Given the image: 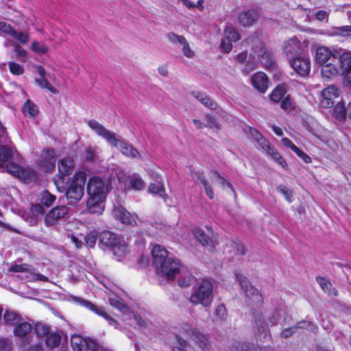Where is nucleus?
<instances>
[{
	"instance_id": "1",
	"label": "nucleus",
	"mask_w": 351,
	"mask_h": 351,
	"mask_svg": "<svg viewBox=\"0 0 351 351\" xmlns=\"http://www.w3.org/2000/svg\"><path fill=\"white\" fill-rule=\"evenodd\" d=\"M57 190L64 192L70 203L79 202L84 195L86 177H53Z\"/></svg>"
},
{
	"instance_id": "2",
	"label": "nucleus",
	"mask_w": 351,
	"mask_h": 351,
	"mask_svg": "<svg viewBox=\"0 0 351 351\" xmlns=\"http://www.w3.org/2000/svg\"><path fill=\"white\" fill-rule=\"evenodd\" d=\"M88 126L99 136H102L112 146L119 149L125 156L134 158L140 156L139 152L130 144L117 137L114 132L108 130L95 120H90Z\"/></svg>"
},
{
	"instance_id": "3",
	"label": "nucleus",
	"mask_w": 351,
	"mask_h": 351,
	"mask_svg": "<svg viewBox=\"0 0 351 351\" xmlns=\"http://www.w3.org/2000/svg\"><path fill=\"white\" fill-rule=\"evenodd\" d=\"M14 155V149L6 145L0 146V162L1 168H5L6 172L12 176H31L34 171L29 167H25L16 163L10 162L5 167L4 162L10 159Z\"/></svg>"
},
{
	"instance_id": "4",
	"label": "nucleus",
	"mask_w": 351,
	"mask_h": 351,
	"mask_svg": "<svg viewBox=\"0 0 351 351\" xmlns=\"http://www.w3.org/2000/svg\"><path fill=\"white\" fill-rule=\"evenodd\" d=\"M213 285L210 279L204 278L202 280L198 288L190 297V302L193 304H201L204 306H208L213 298Z\"/></svg>"
},
{
	"instance_id": "5",
	"label": "nucleus",
	"mask_w": 351,
	"mask_h": 351,
	"mask_svg": "<svg viewBox=\"0 0 351 351\" xmlns=\"http://www.w3.org/2000/svg\"><path fill=\"white\" fill-rule=\"evenodd\" d=\"M111 188V177H90L87 183V193L106 198Z\"/></svg>"
},
{
	"instance_id": "6",
	"label": "nucleus",
	"mask_w": 351,
	"mask_h": 351,
	"mask_svg": "<svg viewBox=\"0 0 351 351\" xmlns=\"http://www.w3.org/2000/svg\"><path fill=\"white\" fill-rule=\"evenodd\" d=\"M234 275L237 280L239 281L241 288L243 289L245 295L252 303L256 307H261L263 304V298L259 291L254 287L251 285L248 278L243 276L239 271H235Z\"/></svg>"
},
{
	"instance_id": "7",
	"label": "nucleus",
	"mask_w": 351,
	"mask_h": 351,
	"mask_svg": "<svg viewBox=\"0 0 351 351\" xmlns=\"http://www.w3.org/2000/svg\"><path fill=\"white\" fill-rule=\"evenodd\" d=\"M181 328L182 332L191 337L202 351H210L211 343L207 335L187 323L183 324Z\"/></svg>"
},
{
	"instance_id": "8",
	"label": "nucleus",
	"mask_w": 351,
	"mask_h": 351,
	"mask_svg": "<svg viewBox=\"0 0 351 351\" xmlns=\"http://www.w3.org/2000/svg\"><path fill=\"white\" fill-rule=\"evenodd\" d=\"M247 42L252 45L254 54L263 64L267 67L273 66L274 63L273 53L265 47L263 43L257 37L249 38Z\"/></svg>"
},
{
	"instance_id": "9",
	"label": "nucleus",
	"mask_w": 351,
	"mask_h": 351,
	"mask_svg": "<svg viewBox=\"0 0 351 351\" xmlns=\"http://www.w3.org/2000/svg\"><path fill=\"white\" fill-rule=\"evenodd\" d=\"M181 262L180 259L173 257H168L161 266L156 269L158 274L165 276L169 280H174L176 275L180 273Z\"/></svg>"
},
{
	"instance_id": "10",
	"label": "nucleus",
	"mask_w": 351,
	"mask_h": 351,
	"mask_svg": "<svg viewBox=\"0 0 351 351\" xmlns=\"http://www.w3.org/2000/svg\"><path fill=\"white\" fill-rule=\"evenodd\" d=\"M70 341L73 351H99L98 342L90 338L84 339L76 334L71 337Z\"/></svg>"
},
{
	"instance_id": "11",
	"label": "nucleus",
	"mask_w": 351,
	"mask_h": 351,
	"mask_svg": "<svg viewBox=\"0 0 351 351\" xmlns=\"http://www.w3.org/2000/svg\"><path fill=\"white\" fill-rule=\"evenodd\" d=\"M69 208L65 205H57L51 208L44 215V223L47 227L55 225L58 220L66 217L69 215Z\"/></svg>"
},
{
	"instance_id": "12",
	"label": "nucleus",
	"mask_w": 351,
	"mask_h": 351,
	"mask_svg": "<svg viewBox=\"0 0 351 351\" xmlns=\"http://www.w3.org/2000/svg\"><path fill=\"white\" fill-rule=\"evenodd\" d=\"M281 49L287 58H293L295 56L302 53L304 51V44L295 36H293L282 43Z\"/></svg>"
},
{
	"instance_id": "13",
	"label": "nucleus",
	"mask_w": 351,
	"mask_h": 351,
	"mask_svg": "<svg viewBox=\"0 0 351 351\" xmlns=\"http://www.w3.org/2000/svg\"><path fill=\"white\" fill-rule=\"evenodd\" d=\"M37 165L45 173H51L56 167L55 150L52 149H44L40 158L37 161Z\"/></svg>"
},
{
	"instance_id": "14",
	"label": "nucleus",
	"mask_w": 351,
	"mask_h": 351,
	"mask_svg": "<svg viewBox=\"0 0 351 351\" xmlns=\"http://www.w3.org/2000/svg\"><path fill=\"white\" fill-rule=\"evenodd\" d=\"M256 142L261 149L264 151L268 156L273 159L282 168H285L287 167V162L285 160L282 158L277 149L272 145H271V143L264 136L256 141Z\"/></svg>"
},
{
	"instance_id": "15",
	"label": "nucleus",
	"mask_w": 351,
	"mask_h": 351,
	"mask_svg": "<svg viewBox=\"0 0 351 351\" xmlns=\"http://www.w3.org/2000/svg\"><path fill=\"white\" fill-rule=\"evenodd\" d=\"M339 51H332L326 47H319L315 53V61L322 65L328 62H337Z\"/></svg>"
},
{
	"instance_id": "16",
	"label": "nucleus",
	"mask_w": 351,
	"mask_h": 351,
	"mask_svg": "<svg viewBox=\"0 0 351 351\" xmlns=\"http://www.w3.org/2000/svg\"><path fill=\"white\" fill-rule=\"evenodd\" d=\"M291 66L298 75H307L311 70V61L306 57H298L290 59Z\"/></svg>"
},
{
	"instance_id": "17",
	"label": "nucleus",
	"mask_w": 351,
	"mask_h": 351,
	"mask_svg": "<svg viewBox=\"0 0 351 351\" xmlns=\"http://www.w3.org/2000/svg\"><path fill=\"white\" fill-rule=\"evenodd\" d=\"M339 95V90L334 85H330L322 90L320 99V106L325 108H331L334 101L333 99Z\"/></svg>"
},
{
	"instance_id": "18",
	"label": "nucleus",
	"mask_w": 351,
	"mask_h": 351,
	"mask_svg": "<svg viewBox=\"0 0 351 351\" xmlns=\"http://www.w3.org/2000/svg\"><path fill=\"white\" fill-rule=\"evenodd\" d=\"M112 212L115 219L122 223L127 225H132L133 223H136L134 217L123 206L118 205L114 206Z\"/></svg>"
},
{
	"instance_id": "19",
	"label": "nucleus",
	"mask_w": 351,
	"mask_h": 351,
	"mask_svg": "<svg viewBox=\"0 0 351 351\" xmlns=\"http://www.w3.org/2000/svg\"><path fill=\"white\" fill-rule=\"evenodd\" d=\"M89 198L86 202V207L88 212L91 214H101L104 210V202L106 198L88 195Z\"/></svg>"
},
{
	"instance_id": "20",
	"label": "nucleus",
	"mask_w": 351,
	"mask_h": 351,
	"mask_svg": "<svg viewBox=\"0 0 351 351\" xmlns=\"http://www.w3.org/2000/svg\"><path fill=\"white\" fill-rule=\"evenodd\" d=\"M342 74L348 81H351V51H339L338 56Z\"/></svg>"
},
{
	"instance_id": "21",
	"label": "nucleus",
	"mask_w": 351,
	"mask_h": 351,
	"mask_svg": "<svg viewBox=\"0 0 351 351\" xmlns=\"http://www.w3.org/2000/svg\"><path fill=\"white\" fill-rule=\"evenodd\" d=\"M153 264L156 269L168 258V251L162 245L156 244L152 250Z\"/></svg>"
},
{
	"instance_id": "22",
	"label": "nucleus",
	"mask_w": 351,
	"mask_h": 351,
	"mask_svg": "<svg viewBox=\"0 0 351 351\" xmlns=\"http://www.w3.org/2000/svg\"><path fill=\"white\" fill-rule=\"evenodd\" d=\"M193 232L194 237L199 243H201L210 252L215 251V246L214 243L202 229L199 228H195L193 230Z\"/></svg>"
},
{
	"instance_id": "23",
	"label": "nucleus",
	"mask_w": 351,
	"mask_h": 351,
	"mask_svg": "<svg viewBox=\"0 0 351 351\" xmlns=\"http://www.w3.org/2000/svg\"><path fill=\"white\" fill-rule=\"evenodd\" d=\"M45 209L43 205L40 204H32L29 209V223L32 226H36L41 217L45 215Z\"/></svg>"
},
{
	"instance_id": "24",
	"label": "nucleus",
	"mask_w": 351,
	"mask_h": 351,
	"mask_svg": "<svg viewBox=\"0 0 351 351\" xmlns=\"http://www.w3.org/2000/svg\"><path fill=\"white\" fill-rule=\"evenodd\" d=\"M252 86L261 93H265L268 88V78L263 72H257L251 77Z\"/></svg>"
},
{
	"instance_id": "25",
	"label": "nucleus",
	"mask_w": 351,
	"mask_h": 351,
	"mask_svg": "<svg viewBox=\"0 0 351 351\" xmlns=\"http://www.w3.org/2000/svg\"><path fill=\"white\" fill-rule=\"evenodd\" d=\"M64 335V331L62 330H56L53 332L51 331L45 338V341L46 346L51 350L58 348L61 344Z\"/></svg>"
},
{
	"instance_id": "26",
	"label": "nucleus",
	"mask_w": 351,
	"mask_h": 351,
	"mask_svg": "<svg viewBox=\"0 0 351 351\" xmlns=\"http://www.w3.org/2000/svg\"><path fill=\"white\" fill-rule=\"evenodd\" d=\"M99 241L106 247L113 248L119 243L120 239L113 232L105 230L99 235Z\"/></svg>"
},
{
	"instance_id": "27",
	"label": "nucleus",
	"mask_w": 351,
	"mask_h": 351,
	"mask_svg": "<svg viewBox=\"0 0 351 351\" xmlns=\"http://www.w3.org/2000/svg\"><path fill=\"white\" fill-rule=\"evenodd\" d=\"M158 178L159 177H156V178ZM148 191L153 195H157L161 197L165 202H166L168 198L165 185L160 179H156L153 182H151L148 187Z\"/></svg>"
},
{
	"instance_id": "28",
	"label": "nucleus",
	"mask_w": 351,
	"mask_h": 351,
	"mask_svg": "<svg viewBox=\"0 0 351 351\" xmlns=\"http://www.w3.org/2000/svg\"><path fill=\"white\" fill-rule=\"evenodd\" d=\"M60 176H69L74 169V161L72 158L67 157L60 160L58 164Z\"/></svg>"
},
{
	"instance_id": "29",
	"label": "nucleus",
	"mask_w": 351,
	"mask_h": 351,
	"mask_svg": "<svg viewBox=\"0 0 351 351\" xmlns=\"http://www.w3.org/2000/svg\"><path fill=\"white\" fill-rule=\"evenodd\" d=\"M33 327L32 324L27 322H20L14 328V335L19 338H25L32 330Z\"/></svg>"
},
{
	"instance_id": "30",
	"label": "nucleus",
	"mask_w": 351,
	"mask_h": 351,
	"mask_svg": "<svg viewBox=\"0 0 351 351\" xmlns=\"http://www.w3.org/2000/svg\"><path fill=\"white\" fill-rule=\"evenodd\" d=\"M38 72L40 75V78L36 79V84L40 86L41 88H47L51 93L57 94L58 93V90L55 88L45 78V70L43 67L40 66L38 69Z\"/></svg>"
},
{
	"instance_id": "31",
	"label": "nucleus",
	"mask_w": 351,
	"mask_h": 351,
	"mask_svg": "<svg viewBox=\"0 0 351 351\" xmlns=\"http://www.w3.org/2000/svg\"><path fill=\"white\" fill-rule=\"evenodd\" d=\"M80 302L84 307L94 312L95 314L101 317H103L106 320L113 321V319L106 311H104L102 308L97 307L91 302L86 300L84 299H80Z\"/></svg>"
},
{
	"instance_id": "32",
	"label": "nucleus",
	"mask_w": 351,
	"mask_h": 351,
	"mask_svg": "<svg viewBox=\"0 0 351 351\" xmlns=\"http://www.w3.org/2000/svg\"><path fill=\"white\" fill-rule=\"evenodd\" d=\"M192 95L205 107L210 109H215L217 108V104L215 101L206 93L199 91H193L192 92Z\"/></svg>"
},
{
	"instance_id": "33",
	"label": "nucleus",
	"mask_w": 351,
	"mask_h": 351,
	"mask_svg": "<svg viewBox=\"0 0 351 351\" xmlns=\"http://www.w3.org/2000/svg\"><path fill=\"white\" fill-rule=\"evenodd\" d=\"M256 17L257 12L255 10H248L239 15V21L243 26H249L254 23Z\"/></svg>"
},
{
	"instance_id": "34",
	"label": "nucleus",
	"mask_w": 351,
	"mask_h": 351,
	"mask_svg": "<svg viewBox=\"0 0 351 351\" xmlns=\"http://www.w3.org/2000/svg\"><path fill=\"white\" fill-rule=\"evenodd\" d=\"M321 72L323 77L331 79L338 74L339 69L336 62H328L322 65Z\"/></svg>"
},
{
	"instance_id": "35",
	"label": "nucleus",
	"mask_w": 351,
	"mask_h": 351,
	"mask_svg": "<svg viewBox=\"0 0 351 351\" xmlns=\"http://www.w3.org/2000/svg\"><path fill=\"white\" fill-rule=\"evenodd\" d=\"M3 317L6 325L14 326L23 320L20 314L9 310L5 311Z\"/></svg>"
},
{
	"instance_id": "36",
	"label": "nucleus",
	"mask_w": 351,
	"mask_h": 351,
	"mask_svg": "<svg viewBox=\"0 0 351 351\" xmlns=\"http://www.w3.org/2000/svg\"><path fill=\"white\" fill-rule=\"evenodd\" d=\"M39 200L41 205L47 208L51 207L56 200V196L51 193L48 190L42 191L39 196Z\"/></svg>"
},
{
	"instance_id": "37",
	"label": "nucleus",
	"mask_w": 351,
	"mask_h": 351,
	"mask_svg": "<svg viewBox=\"0 0 351 351\" xmlns=\"http://www.w3.org/2000/svg\"><path fill=\"white\" fill-rule=\"evenodd\" d=\"M128 183L125 184V188L127 189L140 191L144 189L145 183L141 178L128 177Z\"/></svg>"
},
{
	"instance_id": "38",
	"label": "nucleus",
	"mask_w": 351,
	"mask_h": 351,
	"mask_svg": "<svg viewBox=\"0 0 351 351\" xmlns=\"http://www.w3.org/2000/svg\"><path fill=\"white\" fill-rule=\"evenodd\" d=\"M34 330L38 337L45 338L51 332L50 326L42 322L36 323L34 325Z\"/></svg>"
},
{
	"instance_id": "39",
	"label": "nucleus",
	"mask_w": 351,
	"mask_h": 351,
	"mask_svg": "<svg viewBox=\"0 0 351 351\" xmlns=\"http://www.w3.org/2000/svg\"><path fill=\"white\" fill-rule=\"evenodd\" d=\"M223 36L232 42H236L241 38L240 34L236 28L230 24L226 25L223 31Z\"/></svg>"
},
{
	"instance_id": "40",
	"label": "nucleus",
	"mask_w": 351,
	"mask_h": 351,
	"mask_svg": "<svg viewBox=\"0 0 351 351\" xmlns=\"http://www.w3.org/2000/svg\"><path fill=\"white\" fill-rule=\"evenodd\" d=\"M23 110L25 115H28L30 117L37 116L39 112L38 106L29 99H27L25 103Z\"/></svg>"
},
{
	"instance_id": "41",
	"label": "nucleus",
	"mask_w": 351,
	"mask_h": 351,
	"mask_svg": "<svg viewBox=\"0 0 351 351\" xmlns=\"http://www.w3.org/2000/svg\"><path fill=\"white\" fill-rule=\"evenodd\" d=\"M286 94V89L283 84L277 86L270 94V99L273 102L280 101Z\"/></svg>"
},
{
	"instance_id": "42",
	"label": "nucleus",
	"mask_w": 351,
	"mask_h": 351,
	"mask_svg": "<svg viewBox=\"0 0 351 351\" xmlns=\"http://www.w3.org/2000/svg\"><path fill=\"white\" fill-rule=\"evenodd\" d=\"M98 148L88 147L85 149L84 160L86 162H95L99 159Z\"/></svg>"
},
{
	"instance_id": "43",
	"label": "nucleus",
	"mask_w": 351,
	"mask_h": 351,
	"mask_svg": "<svg viewBox=\"0 0 351 351\" xmlns=\"http://www.w3.org/2000/svg\"><path fill=\"white\" fill-rule=\"evenodd\" d=\"M234 351H261V348L254 343L238 342L234 346Z\"/></svg>"
},
{
	"instance_id": "44",
	"label": "nucleus",
	"mask_w": 351,
	"mask_h": 351,
	"mask_svg": "<svg viewBox=\"0 0 351 351\" xmlns=\"http://www.w3.org/2000/svg\"><path fill=\"white\" fill-rule=\"evenodd\" d=\"M296 330L298 329H306L313 333H316L318 331L317 326L310 321L301 320L295 325Z\"/></svg>"
},
{
	"instance_id": "45",
	"label": "nucleus",
	"mask_w": 351,
	"mask_h": 351,
	"mask_svg": "<svg viewBox=\"0 0 351 351\" xmlns=\"http://www.w3.org/2000/svg\"><path fill=\"white\" fill-rule=\"evenodd\" d=\"M315 280L325 293L331 292L332 285L328 279L324 276H317Z\"/></svg>"
},
{
	"instance_id": "46",
	"label": "nucleus",
	"mask_w": 351,
	"mask_h": 351,
	"mask_svg": "<svg viewBox=\"0 0 351 351\" xmlns=\"http://www.w3.org/2000/svg\"><path fill=\"white\" fill-rule=\"evenodd\" d=\"M334 115L335 117L339 119H343L347 114V107L346 108L343 103H338L334 108Z\"/></svg>"
},
{
	"instance_id": "47",
	"label": "nucleus",
	"mask_w": 351,
	"mask_h": 351,
	"mask_svg": "<svg viewBox=\"0 0 351 351\" xmlns=\"http://www.w3.org/2000/svg\"><path fill=\"white\" fill-rule=\"evenodd\" d=\"M109 302L111 306L122 313H125L127 311H128V306L121 300L117 298H110Z\"/></svg>"
},
{
	"instance_id": "48",
	"label": "nucleus",
	"mask_w": 351,
	"mask_h": 351,
	"mask_svg": "<svg viewBox=\"0 0 351 351\" xmlns=\"http://www.w3.org/2000/svg\"><path fill=\"white\" fill-rule=\"evenodd\" d=\"M333 34L343 37L351 38V25H344L336 27L334 29Z\"/></svg>"
},
{
	"instance_id": "49",
	"label": "nucleus",
	"mask_w": 351,
	"mask_h": 351,
	"mask_svg": "<svg viewBox=\"0 0 351 351\" xmlns=\"http://www.w3.org/2000/svg\"><path fill=\"white\" fill-rule=\"evenodd\" d=\"M217 182L221 186L222 189H230V193L232 194L233 197L234 198L237 197L236 192L230 181L226 180L224 177H217Z\"/></svg>"
},
{
	"instance_id": "50",
	"label": "nucleus",
	"mask_w": 351,
	"mask_h": 351,
	"mask_svg": "<svg viewBox=\"0 0 351 351\" xmlns=\"http://www.w3.org/2000/svg\"><path fill=\"white\" fill-rule=\"evenodd\" d=\"M277 191L280 193H281L282 194L284 195L285 199L289 202H292L293 201V192L292 190L287 188L284 185H279L278 187H277Z\"/></svg>"
},
{
	"instance_id": "51",
	"label": "nucleus",
	"mask_w": 351,
	"mask_h": 351,
	"mask_svg": "<svg viewBox=\"0 0 351 351\" xmlns=\"http://www.w3.org/2000/svg\"><path fill=\"white\" fill-rule=\"evenodd\" d=\"M97 239V236L96 232H90L87 233L84 237L86 245L90 248L93 247L96 243Z\"/></svg>"
},
{
	"instance_id": "52",
	"label": "nucleus",
	"mask_w": 351,
	"mask_h": 351,
	"mask_svg": "<svg viewBox=\"0 0 351 351\" xmlns=\"http://www.w3.org/2000/svg\"><path fill=\"white\" fill-rule=\"evenodd\" d=\"M196 281L195 277L192 274H188L182 279L179 280V285L182 287H188Z\"/></svg>"
},
{
	"instance_id": "53",
	"label": "nucleus",
	"mask_w": 351,
	"mask_h": 351,
	"mask_svg": "<svg viewBox=\"0 0 351 351\" xmlns=\"http://www.w3.org/2000/svg\"><path fill=\"white\" fill-rule=\"evenodd\" d=\"M230 246L236 250V254L238 255H245L247 252L246 247L241 243H238L234 241H232L230 242Z\"/></svg>"
},
{
	"instance_id": "54",
	"label": "nucleus",
	"mask_w": 351,
	"mask_h": 351,
	"mask_svg": "<svg viewBox=\"0 0 351 351\" xmlns=\"http://www.w3.org/2000/svg\"><path fill=\"white\" fill-rule=\"evenodd\" d=\"M205 119L206 121V123L204 124L205 127L219 129V124L213 115L207 114L205 115Z\"/></svg>"
},
{
	"instance_id": "55",
	"label": "nucleus",
	"mask_w": 351,
	"mask_h": 351,
	"mask_svg": "<svg viewBox=\"0 0 351 351\" xmlns=\"http://www.w3.org/2000/svg\"><path fill=\"white\" fill-rule=\"evenodd\" d=\"M255 321L257 329L260 333L262 334L267 330V325L265 322L263 317L261 314L258 315V316L256 317Z\"/></svg>"
},
{
	"instance_id": "56",
	"label": "nucleus",
	"mask_w": 351,
	"mask_h": 351,
	"mask_svg": "<svg viewBox=\"0 0 351 351\" xmlns=\"http://www.w3.org/2000/svg\"><path fill=\"white\" fill-rule=\"evenodd\" d=\"M215 314L220 319L226 320L228 317L226 306L223 304H219L216 308Z\"/></svg>"
},
{
	"instance_id": "57",
	"label": "nucleus",
	"mask_w": 351,
	"mask_h": 351,
	"mask_svg": "<svg viewBox=\"0 0 351 351\" xmlns=\"http://www.w3.org/2000/svg\"><path fill=\"white\" fill-rule=\"evenodd\" d=\"M167 38L173 43H184L185 38L182 36H179L173 32H169L167 34Z\"/></svg>"
},
{
	"instance_id": "58",
	"label": "nucleus",
	"mask_w": 351,
	"mask_h": 351,
	"mask_svg": "<svg viewBox=\"0 0 351 351\" xmlns=\"http://www.w3.org/2000/svg\"><path fill=\"white\" fill-rule=\"evenodd\" d=\"M232 40L228 39L226 36H223L220 44L221 49L225 53L230 52L232 49Z\"/></svg>"
},
{
	"instance_id": "59",
	"label": "nucleus",
	"mask_w": 351,
	"mask_h": 351,
	"mask_svg": "<svg viewBox=\"0 0 351 351\" xmlns=\"http://www.w3.org/2000/svg\"><path fill=\"white\" fill-rule=\"evenodd\" d=\"M201 183L203 185L205 192H206V195H208V197L210 199H213L215 196L214 191L213 190L212 186L208 184V182H207V180H206V178L204 177H203L201 179Z\"/></svg>"
},
{
	"instance_id": "60",
	"label": "nucleus",
	"mask_w": 351,
	"mask_h": 351,
	"mask_svg": "<svg viewBox=\"0 0 351 351\" xmlns=\"http://www.w3.org/2000/svg\"><path fill=\"white\" fill-rule=\"evenodd\" d=\"M14 29L8 23L0 21V32L12 36L14 34Z\"/></svg>"
},
{
	"instance_id": "61",
	"label": "nucleus",
	"mask_w": 351,
	"mask_h": 351,
	"mask_svg": "<svg viewBox=\"0 0 351 351\" xmlns=\"http://www.w3.org/2000/svg\"><path fill=\"white\" fill-rule=\"evenodd\" d=\"M9 68L10 72L14 75H21L24 71L23 66L15 62H10Z\"/></svg>"
},
{
	"instance_id": "62",
	"label": "nucleus",
	"mask_w": 351,
	"mask_h": 351,
	"mask_svg": "<svg viewBox=\"0 0 351 351\" xmlns=\"http://www.w3.org/2000/svg\"><path fill=\"white\" fill-rule=\"evenodd\" d=\"M182 45V53L184 56L189 58H192L195 56L194 51L191 49L189 43L186 40H184V43L181 44Z\"/></svg>"
},
{
	"instance_id": "63",
	"label": "nucleus",
	"mask_w": 351,
	"mask_h": 351,
	"mask_svg": "<svg viewBox=\"0 0 351 351\" xmlns=\"http://www.w3.org/2000/svg\"><path fill=\"white\" fill-rule=\"evenodd\" d=\"M12 344L8 338H0V351H11Z\"/></svg>"
},
{
	"instance_id": "64",
	"label": "nucleus",
	"mask_w": 351,
	"mask_h": 351,
	"mask_svg": "<svg viewBox=\"0 0 351 351\" xmlns=\"http://www.w3.org/2000/svg\"><path fill=\"white\" fill-rule=\"evenodd\" d=\"M32 49L34 51L39 53H45L48 51V48L46 45L38 42H34L32 45Z\"/></svg>"
}]
</instances>
